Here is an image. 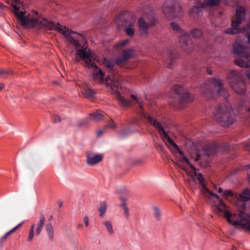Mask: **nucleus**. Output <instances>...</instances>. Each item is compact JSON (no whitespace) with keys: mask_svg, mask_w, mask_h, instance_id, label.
<instances>
[{"mask_svg":"<svg viewBox=\"0 0 250 250\" xmlns=\"http://www.w3.org/2000/svg\"><path fill=\"white\" fill-rule=\"evenodd\" d=\"M59 205L60 207H62V202L61 201H60L59 202Z\"/></svg>","mask_w":250,"mask_h":250,"instance_id":"6e6d98bb","label":"nucleus"},{"mask_svg":"<svg viewBox=\"0 0 250 250\" xmlns=\"http://www.w3.org/2000/svg\"><path fill=\"white\" fill-rule=\"evenodd\" d=\"M246 19V13L245 8L242 6H239L236 9L235 17L232 19L231 27L237 31H241L238 30L239 27ZM243 31H245L243 30Z\"/></svg>","mask_w":250,"mask_h":250,"instance_id":"2eb2a0df","label":"nucleus"},{"mask_svg":"<svg viewBox=\"0 0 250 250\" xmlns=\"http://www.w3.org/2000/svg\"><path fill=\"white\" fill-rule=\"evenodd\" d=\"M218 192L220 193H223L224 191H223V189L221 188H219L218 189Z\"/></svg>","mask_w":250,"mask_h":250,"instance_id":"864d4df0","label":"nucleus"},{"mask_svg":"<svg viewBox=\"0 0 250 250\" xmlns=\"http://www.w3.org/2000/svg\"><path fill=\"white\" fill-rule=\"evenodd\" d=\"M224 197H232L233 196V193L231 190H227L224 191L222 194Z\"/></svg>","mask_w":250,"mask_h":250,"instance_id":"4c0bfd02","label":"nucleus"},{"mask_svg":"<svg viewBox=\"0 0 250 250\" xmlns=\"http://www.w3.org/2000/svg\"><path fill=\"white\" fill-rule=\"evenodd\" d=\"M120 199L122 201L121 207L123 208L124 210V215L126 218H128L129 216V211L128 208L126 206L127 199L123 196H120Z\"/></svg>","mask_w":250,"mask_h":250,"instance_id":"b1692460","label":"nucleus"},{"mask_svg":"<svg viewBox=\"0 0 250 250\" xmlns=\"http://www.w3.org/2000/svg\"><path fill=\"white\" fill-rule=\"evenodd\" d=\"M95 92L94 91L89 87L82 90V94L83 96L88 99H92L93 98Z\"/></svg>","mask_w":250,"mask_h":250,"instance_id":"a878e982","label":"nucleus"},{"mask_svg":"<svg viewBox=\"0 0 250 250\" xmlns=\"http://www.w3.org/2000/svg\"><path fill=\"white\" fill-rule=\"evenodd\" d=\"M13 9L17 20L24 27L36 29L43 28L49 30H55L57 31H74L65 25L60 24L59 23H55L50 20L43 18L41 15L39 16L37 12L25 16V12H20V9L17 6H13Z\"/></svg>","mask_w":250,"mask_h":250,"instance_id":"f03ea898","label":"nucleus"},{"mask_svg":"<svg viewBox=\"0 0 250 250\" xmlns=\"http://www.w3.org/2000/svg\"><path fill=\"white\" fill-rule=\"evenodd\" d=\"M164 55L166 56V63L169 68H172V64L178 57V54L172 47H170L165 52Z\"/></svg>","mask_w":250,"mask_h":250,"instance_id":"f3484780","label":"nucleus"},{"mask_svg":"<svg viewBox=\"0 0 250 250\" xmlns=\"http://www.w3.org/2000/svg\"><path fill=\"white\" fill-rule=\"evenodd\" d=\"M163 11L168 19L180 18L183 14L181 6L175 0H167L163 5Z\"/></svg>","mask_w":250,"mask_h":250,"instance_id":"ddd939ff","label":"nucleus"},{"mask_svg":"<svg viewBox=\"0 0 250 250\" xmlns=\"http://www.w3.org/2000/svg\"><path fill=\"white\" fill-rule=\"evenodd\" d=\"M192 31H196V32H197V31H200V30H199V29H195V30H193Z\"/></svg>","mask_w":250,"mask_h":250,"instance_id":"680f3d73","label":"nucleus"},{"mask_svg":"<svg viewBox=\"0 0 250 250\" xmlns=\"http://www.w3.org/2000/svg\"><path fill=\"white\" fill-rule=\"evenodd\" d=\"M233 52L236 55L235 63L241 67H249L250 62V53L247 47L242 42H235L233 45Z\"/></svg>","mask_w":250,"mask_h":250,"instance_id":"1a4fd4ad","label":"nucleus"},{"mask_svg":"<svg viewBox=\"0 0 250 250\" xmlns=\"http://www.w3.org/2000/svg\"><path fill=\"white\" fill-rule=\"evenodd\" d=\"M195 0V1H201V0Z\"/></svg>","mask_w":250,"mask_h":250,"instance_id":"69168bd1","label":"nucleus"},{"mask_svg":"<svg viewBox=\"0 0 250 250\" xmlns=\"http://www.w3.org/2000/svg\"><path fill=\"white\" fill-rule=\"evenodd\" d=\"M228 81L232 89L238 94L243 95L246 91V84L242 75L234 70L230 72Z\"/></svg>","mask_w":250,"mask_h":250,"instance_id":"f8f14e48","label":"nucleus"},{"mask_svg":"<svg viewBox=\"0 0 250 250\" xmlns=\"http://www.w3.org/2000/svg\"><path fill=\"white\" fill-rule=\"evenodd\" d=\"M248 27L250 29V20L249 23L248 24Z\"/></svg>","mask_w":250,"mask_h":250,"instance_id":"13d9d810","label":"nucleus"},{"mask_svg":"<svg viewBox=\"0 0 250 250\" xmlns=\"http://www.w3.org/2000/svg\"><path fill=\"white\" fill-rule=\"evenodd\" d=\"M219 149V146L217 144H212L211 145L204 147L202 150V153L208 156L214 155L216 153Z\"/></svg>","mask_w":250,"mask_h":250,"instance_id":"6ab92c4d","label":"nucleus"},{"mask_svg":"<svg viewBox=\"0 0 250 250\" xmlns=\"http://www.w3.org/2000/svg\"><path fill=\"white\" fill-rule=\"evenodd\" d=\"M202 159H203L202 157L201 156L200 154L197 153V155H196V161H197V162H199L200 163H202Z\"/></svg>","mask_w":250,"mask_h":250,"instance_id":"c03bdc74","label":"nucleus"},{"mask_svg":"<svg viewBox=\"0 0 250 250\" xmlns=\"http://www.w3.org/2000/svg\"><path fill=\"white\" fill-rule=\"evenodd\" d=\"M106 205L105 203H102L99 208V211L100 212V217L103 218L104 215V214L106 210Z\"/></svg>","mask_w":250,"mask_h":250,"instance_id":"7c9ffc66","label":"nucleus"},{"mask_svg":"<svg viewBox=\"0 0 250 250\" xmlns=\"http://www.w3.org/2000/svg\"><path fill=\"white\" fill-rule=\"evenodd\" d=\"M82 227V225H79V227Z\"/></svg>","mask_w":250,"mask_h":250,"instance_id":"338daca9","label":"nucleus"},{"mask_svg":"<svg viewBox=\"0 0 250 250\" xmlns=\"http://www.w3.org/2000/svg\"><path fill=\"white\" fill-rule=\"evenodd\" d=\"M127 133V130H122L120 132V135L121 137H124Z\"/></svg>","mask_w":250,"mask_h":250,"instance_id":"37998d69","label":"nucleus"},{"mask_svg":"<svg viewBox=\"0 0 250 250\" xmlns=\"http://www.w3.org/2000/svg\"><path fill=\"white\" fill-rule=\"evenodd\" d=\"M246 76L248 79L250 80V71H248L246 73Z\"/></svg>","mask_w":250,"mask_h":250,"instance_id":"8fccbe9b","label":"nucleus"},{"mask_svg":"<svg viewBox=\"0 0 250 250\" xmlns=\"http://www.w3.org/2000/svg\"><path fill=\"white\" fill-rule=\"evenodd\" d=\"M62 36L70 42L73 44L77 49L76 57L84 61L85 65L88 67L94 62L92 58L93 54L88 48L87 42L84 41L83 37L78 32H62Z\"/></svg>","mask_w":250,"mask_h":250,"instance_id":"423d86ee","label":"nucleus"},{"mask_svg":"<svg viewBox=\"0 0 250 250\" xmlns=\"http://www.w3.org/2000/svg\"><path fill=\"white\" fill-rule=\"evenodd\" d=\"M173 91L174 95L171 98L170 102L174 106L181 108L185 104L190 103L193 100L189 93L181 85H175Z\"/></svg>","mask_w":250,"mask_h":250,"instance_id":"9b49d317","label":"nucleus"},{"mask_svg":"<svg viewBox=\"0 0 250 250\" xmlns=\"http://www.w3.org/2000/svg\"><path fill=\"white\" fill-rule=\"evenodd\" d=\"M45 217L44 215L42 214H41L40 216V220L37 224V229L36 230V234L37 235H39L43 227L44 222H45Z\"/></svg>","mask_w":250,"mask_h":250,"instance_id":"5701e85b","label":"nucleus"},{"mask_svg":"<svg viewBox=\"0 0 250 250\" xmlns=\"http://www.w3.org/2000/svg\"><path fill=\"white\" fill-rule=\"evenodd\" d=\"M45 230L49 241L53 242L54 241V230L53 227L51 223H48L45 225Z\"/></svg>","mask_w":250,"mask_h":250,"instance_id":"393cba45","label":"nucleus"},{"mask_svg":"<svg viewBox=\"0 0 250 250\" xmlns=\"http://www.w3.org/2000/svg\"><path fill=\"white\" fill-rule=\"evenodd\" d=\"M131 97L132 99L138 104L139 106V112L143 113V107L141 103L139 101L138 98L134 95L132 94Z\"/></svg>","mask_w":250,"mask_h":250,"instance_id":"2f4dec72","label":"nucleus"},{"mask_svg":"<svg viewBox=\"0 0 250 250\" xmlns=\"http://www.w3.org/2000/svg\"><path fill=\"white\" fill-rule=\"evenodd\" d=\"M133 53L134 50L129 48L123 51L122 56L127 61L133 56Z\"/></svg>","mask_w":250,"mask_h":250,"instance_id":"bb28decb","label":"nucleus"},{"mask_svg":"<svg viewBox=\"0 0 250 250\" xmlns=\"http://www.w3.org/2000/svg\"><path fill=\"white\" fill-rule=\"evenodd\" d=\"M109 234L113 235L114 233V230L111 222L109 221H105L103 222Z\"/></svg>","mask_w":250,"mask_h":250,"instance_id":"c85d7f7f","label":"nucleus"},{"mask_svg":"<svg viewBox=\"0 0 250 250\" xmlns=\"http://www.w3.org/2000/svg\"><path fill=\"white\" fill-rule=\"evenodd\" d=\"M170 26L171 28L174 31H179L181 29L180 26L174 22H171Z\"/></svg>","mask_w":250,"mask_h":250,"instance_id":"72a5a7b5","label":"nucleus"},{"mask_svg":"<svg viewBox=\"0 0 250 250\" xmlns=\"http://www.w3.org/2000/svg\"><path fill=\"white\" fill-rule=\"evenodd\" d=\"M243 169L246 171L248 175V180L249 181L250 180V165H246Z\"/></svg>","mask_w":250,"mask_h":250,"instance_id":"e433bc0d","label":"nucleus"},{"mask_svg":"<svg viewBox=\"0 0 250 250\" xmlns=\"http://www.w3.org/2000/svg\"><path fill=\"white\" fill-rule=\"evenodd\" d=\"M225 1H226V3L228 4V0H225Z\"/></svg>","mask_w":250,"mask_h":250,"instance_id":"0e129e2a","label":"nucleus"},{"mask_svg":"<svg viewBox=\"0 0 250 250\" xmlns=\"http://www.w3.org/2000/svg\"><path fill=\"white\" fill-rule=\"evenodd\" d=\"M207 73L209 75H211L212 74L211 70H210L208 69L207 70Z\"/></svg>","mask_w":250,"mask_h":250,"instance_id":"5fc2aeb1","label":"nucleus"},{"mask_svg":"<svg viewBox=\"0 0 250 250\" xmlns=\"http://www.w3.org/2000/svg\"><path fill=\"white\" fill-rule=\"evenodd\" d=\"M201 6L208 8H214L220 5L221 0H205Z\"/></svg>","mask_w":250,"mask_h":250,"instance_id":"412c9836","label":"nucleus"},{"mask_svg":"<svg viewBox=\"0 0 250 250\" xmlns=\"http://www.w3.org/2000/svg\"><path fill=\"white\" fill-rule=\"evenodd\" d=\"M203 91L208 99H215L220 95L226 99L229 96L227 90L223 87L222 81L216 78H213L206 83Z\"/></svg>","mask_w":250,"mask_h":250,"instance_id":"0eeeda50","label":"nucleus"},{"mask_svg":"<svg viewBox=\"0 0 250 250\" xmlns=\"http://www.w3.org/2000/svg\"><path fill=\"white\" fill-rule=\"evenodd\" d=\"M129 42V40L126 39L118 43L115 44L114 47L117 49H121L125 45H126Z\"/></svg>","mask_w":250,"mask_h":250,"instance_id":"473e14b6","label":"nucleus"},{"mask_svg":"<svg viewBox=\"0 0 250 250\" xmlns=\"http://www.w3.org/2000/svg\"><path fill=\"white\" fill-rule=\"evenodd\" d=\"M104 117L103 114L98 111L89 114V118L95 121H99Z\"/></svg>","mask_w":250,"mask_h":250,"instance_id":"cd10ccee","label":"nucleus"},{"mask_svg":"<svg viewBox=\"0 0 250 250\" xmlns=\"http://www.w3.org/2000/svg\"><path fill=\"white\" fill-rule=\"evenodd\" d=\"M4 86V84L3 83H0V90H2Z\"/></svg>","mask_w":250,"mask_h":250,"instance_id":"3c124183","label":"nucleus"},{"mask_svg":"<svg viewBox=\"0 0 250 250\" xmlns=\"http://www.w3.org/2000/svg\"><path fill=\"white\" fill-rule=\"evenodd\" d=\"M89 117L88 118H85L79 122L77 123L78 126H84L87 125L89 123Z\"/></svg>","mask_w":250,"mask_h":250,"instance_id":"f704fd0d","label":"nucleus"},{"mask_svg":"<svg viewBox=\"0 0 250 250\" xmlns=\"http://www.w3.org/2000/svg\"><path fill=\"white\" fill-rule=\"evenodd\" d=\"M115 23L123 31H135L137 25L141 31H147L156 26L158 21L154 14L150 12L140 17L136 23L135 14L129 11H125L117 16Z\"/></svg>","mask_w":250,"mask_h":250,"instance_id":"f257e3e1","label":"nucleus"},{"mask_svg":"<svg viewBox=\"0 0 250 250\" xmlns=\"http://www.w3.org/2000/svg\"><path fill=\"white\" fill-rule=\"evenodd\" d=\"M11 72L7 69H0V77H4L5 76H6L9 74H11Z\"/></svg>","mask_w":250,"mask_h":250,"instance_id":"c9c22d12","label":"nucleus"},{"mask_svg":"<svg viewBox=\"0 0 250 250\" xmlns=\"http://www.w3.org/2000/svg\"><path fill=\"white\" fill-rule=\"evenodd\" d=\"M248 41H249V42L250 43V34L248 36Z\"/></svg>","mask_w":250,"mask_h":250,"instance_id":"052dcab7","label":"nucleus"},{"mask_svg":"<svg viewBox=\"0 0 250 250\" xmlns=\"http://www.w3.org/2000/svg\"><path fill=\"white\" fill-rule=\"evenodd\" d=\"M126 33H127V34L128 36L131 37L134 35L135 32H126Z\"/></svg>","mask_w":250,"mask_h":250,"instance_id":"603ef678","label":"nucleus"},{"mask_svg":"<svg viewBox=\"0 0 250 250\" xmlns=\"http://www.w3.org/2000/svg\"><path fill=\"white\" fill-rule=\"evenodd\" d=\"M52 120H53V122L55 123H59L61 120V118L57 115L54 116L53 117Z\"/></svg>","mask_w":250,"mask_h":250,"instance_id":"79ce46f5","label":"nucleus"},{"mask_svg":"<svg viewBox=\"0 0 250 250\" xmlns=\"http://www.w3.org/2000/svg\"><path fill=\"white\" fill-rule=\"evenodd\" d=\"M203 2L202 1H197L196 5L191 8L189 14L192 17H195L196 15L199 16L202 12V9L205 8V6H201Z\"/></svg>","mask_w":250,"mask_h":250,"instance_id":"aec40b11","label":"nucleus"},{"mask_svg":"<svg viewBox=\"0 0 250 250\" xmlns=\"http://www.w3.org/2000/svg\"><path fill=\"white\" fill-rule=\"evenodd\" d=\"M213 114L215 120L224 126L229 125L235 120V116L232 108L224 104H219Z\"/></svg>","mask_w":250,"mask_h":250,"instance_id":"9d476101","label":"nucleus"},{"mask_svg":"<svg viewBox=\"0 0 250 250\" xmlns=\"http://www.w3.org/2000/svg\"><path fill=\"white\" fill-rule=\"evenodd\" d=\"M4 6L0 2V9H2L3 8Z\"/></svg>","mask_w":250,"mask_h":250,"instance_id":"4d7b16f0","label":"nucleus"},{"mask_svg":"<svg viewBox=\"0 0 250 250\" xmlns=\"http://www.w3.org/2000/svg\"><path fill=\"white\" fill-rule=\"evenodd\" d=\"M126 61L122 56L115 60L114 62L109 60H104V65L106 66L108 71L110 73V76H108L105 79V82L107 85L110 87L113 94H115L121 104L125 106H129L130 104V101L125 99L120 94V90L122 89L123 78L119 74L115 68V64L119 66H121L123 64L125 63Z\"/></svg>","mask_w":250,"mask_h":250,"instance_id":"7ed1b4c3","label":"nucleus"},{"mask_svg":"<svg viewBox=\"0 0 250 250\" xmlns=\"http://www.w3.org/2000/svg\"><path fill=\"white\" fill-rule=\"evenodd\" d=\"M144 117L146 118L147 122L155 127L158 130L163 140L167 141L168 143L169 146H173L178 151L180 155L177 157L178 162L175 163L176 167L183 170L186 174L190 173L189 169L192 171H195V167L189 163L188 159L184 155L183 151L179 149L178 146L170 138L167 132L165 130L161 123L151 116H146L144 115Z\"/></svg>","mask_w":250,"mask_h":250,"instance_id":"20e7f679","label":"nucleus"},{"mask_svg":"<svg viewBox=\"0 0 250 250\" xmlns=\"http://www.w3.org/2000/svg\"><path fill=\"white\" fill-rule=\"evenodd\" d=\"M250 199V188L245 189L239 195L241 201L236 213L233 215L228 210H225L224 214L227 221L234 226H240L247 229L250 232V214L246 212L245 202Z\"/></svg>","mask_w":250,"mask_h":250,"instance_id":"39448f33","label":"nucleus"},{"mask_svg":"<svg viewBox=\"0 0 250 250\" xmlns=\"http://www.w3.org/2000/svg\"><path fill=\"white\" fill-rule=\"evenodd\" d=\"M243 145L245 150L250 152V140L244 142Z\"/></svg>","mask_w":250,"mask_h":250,"instance_id":"58836bf2","label":"nucleus"},{"mask_svg":"<svg viewBox=\"0 0 250 250\" xmlns=\"http://www.w3.org/2000/svg\"><path fill=\"white\" fill-rule=\"evenodd\" d=\"M248 112H250V108L249 109V110H248Z\"/></svg>","mask_w":250,"mask_h":250,"instance_id":"774afa93","label":"nucleus"},{"mask_svg":"<svg viewBox=\"0 0 250 250\" xmlns=\"http://www.w3.org/2000/svg\"><path fill=\"white\" fill-rule=\"evenodd\" d=\"M104 133V131L103 130H99L97 131V134L98 137L101 136Z\"/></svg>","mask_w":250,"mask_h":250,"instance_id":"de8ad7c7","label":"nucleus"},{"mask_svg":"<svg viewBox=\"0 0 250 250\" xmlns=\"http://www.w3.org/2000/svg\"><path fill=\"white\" fill-rule=\"evenodd\" d=\"M35 226V225L34 224L32 225V226L30 227V231H34V232Z\"/></svg>","mask_w":250,"mask_h":250,"instance_id":"09e8293b","label":"nucleus"},{"mask_svg":"<svg viewBox=\"0 0 250 250\" xmlns=\"http://www.w3.org/2000/svg\"><path fill=\"white\" fill-rule=\"evenodd\" d=\"M104 155L102 154H95L91 151L86 153V163L89 166L97 164L103 159Z\"/></svg>","mask_w":250,"mask_h":250,"instance_id":"dca6fc26","label":"nucleus"},{"mask_svg":"<svg viewBox=\"0 0 250 250\" xmlns=\"http://www.w3.org/2000/svg\"><path fill=\"white\" fill-rule=\"evenodd\" d=\"M190 172L189 174H187L188 175L191 176L192 177L195 176L197 177L198 180L202 186L201 191L203 196L210 200H216L217 204L215 205L216 210L218 212H224V210L226 209V205L221 200L218 195L213 193L212 192L209 191L208 188H206L205 179L203 175L201 173H196V169L195 168V171H192L189 169Z\"/></svg>","mask_w":250,"mask_h":250,"instance_id":"6e6552de","label":"nucleus"},{"mask_svg":"<svg viewBox=\"0 0 250 250\" xmlns=\"http://www.w3.org/2000/svg\"><path fill=\"white\" fill-rule=\"evenodd\" d=\"M106 126L108 128H114L116 126V125H115V124L113 122H109L107 125H106Z\"/></svg>","mask_w":250,"mask_h":250,"instance_id":"a19ab883","label":"nucleus"},{"mask_svg":"<svg viewBox=\"0 0 250 250\" xmlns=\"http://www.w3.org/2000/svg\"><path fill=\"white\" fill-rule=\"evenodd\" d=\"M226 33H231V34H234L236 32H226Z\"/></svg>","mask_w":250,"mask_h":250,"instance_id":"e2e57ef3","label":"nucleus"},{"mask_svg":"<svg viewBox=\"0 0 250 250\" xmlns=\"http://www.w3.org/2000/svg\"><path fill=\"white\" fill-rule=\"evenodd\" d=\"M153 214H154L155 218L157 220L160 221L161 220V215H162L161 210L158 207H157L156 206H154L153 207Z\"/></svg>","mask_w":250,"mask_h":250,"instance_id":"c756f323","label":"nucleus"},{"mask_svg":"<svg viewBox=\"0 0 250 250\" xmlns=\"http://www.w3.org/2000/svg\"><path fill=\"white\" fill-rule=\"evenodd\" d=\"M83 222L85 225L87 227L89 225V219L88 216H86L83 218Z\"/></svg>","mask_w":250,"mask_h":250,"instance_id":"a18cd8bd","label":"nucleus"},{"mask_svg":"<svg viewBox=\"0 0 250 250\" xmlns=\"http://www.w3.org/2000/svg\"><path fill=\"white\" fill-rule=\"evenodd\" d=\"M189 35L187 32H185L179 38V43L182 46V49L188 54H190L194 48L190 36L195 37L196 34H201L202 32H189Z\"/></svg>","mask_w":250,"mask_h":250,"instance_id":"4468645a","label":"nucleus"},{"mask_svg":"<svg viewBox=\"0 0 250 250\" xmlns=\"http://www.w3.org/2000/svg\"><path fill=\"white\" fill-rule=\"evenodd\" d=\"M120 192L121 193H125V194H127L128 192V191L125 188L121 189L120 190Z\"/></svg>","mask_w":250,"mask_h":250,"instance_id":"49530a36","label":"nucleus"},{"mask_svg":"<svg viewBox=\"0 0 250 250\" xmlns=\"http://www.w3.org/2000/svg\"><path fill=\"white\" fill-rule=\"evenodd\" d=\"M34 236V232L29 231V234H28V237H27V241L28 242H31L33 239Z\"/></svg>","mask_w":250,"mask_h":250,"instance_id":"ea45409f","label":"nucleus"},{"mask_svg":"<svg viewBox=\"0 0 250 250\" xmlns=\"http://www.w3.org/2000/svg\"><path fill=\"white\" fill-rule=\"evenodd\" d=\"M23 223V222H21L17 226L13 228L7 232L4 235L0 238V245L3 244L6 240L7 238L11 234H12L14 232H15L18 228H19L22 224Z\"/></svg>","mask_w":250,"mask_h":250,"instance_id":"4be33fe9","label":"nucleus"},{"mask_svg":"<svg viewBox=\"0 0 250 250\" xmlns=\"http://www.w3.org/2000/svg\"><path fill=\"white\" fill-rule=\"evenodd\" d=\"M22 33H23V32H21V34H18V36H19V37H21V35H23V34H22Z\"/></svg>","mask_w":250,"mask_h":250,"instance_id":"bf43d9fd","label":"nucleus"},{"mask_svg":"<svg viewBox=\"0 0 250 250\" xmlns=\"http://www.w3.org/2000/svg\"><path fill=\"white\" fill-rule=\"evenodd\" d=\"M88 67H91L94 68L93 71L92 76L93 79L95 81L102 82L104 81V73L98 67L94 62Z\"/></svg>","mask_w":250,"mask_h":250,"instance_id":"a211bd4d","label":"nucleus"}]
</instances>
